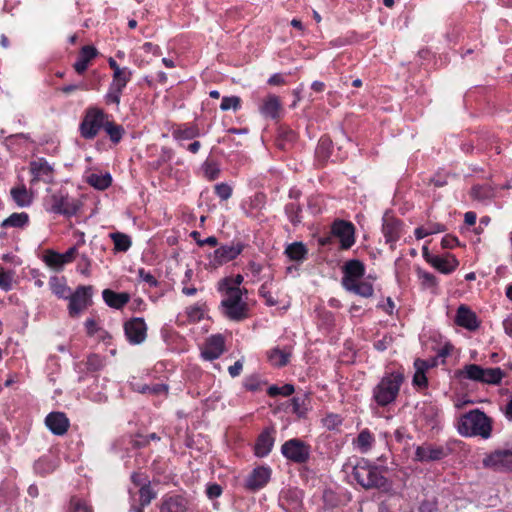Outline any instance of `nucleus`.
Instances as JSON below:
<instances>
[{
	"label": "nucleus",
	"mask_w": 512,
	"mask_h": 512,
	"mask_svg": "<svg viewBox=\"0 0 512 512\" xmlns=\"http://www.w3.org/2000/svg\"><path fill=\"white\" fill-rule=\"evenodd\" d=\"M483 367L477 364H467L459 370V376L472 381L482 383Z\"/></svg>",
	"instance_id": "obj_35"
},
{
	"label": "nucleus",
	"mask_w": 512,
	"mask_h": 512,
	"mask_svg": "<svg viewBox=\"0 0 512 512\" xmlns=\"http://www.w3.org/2000/svg\"><path fill=\"white\" fill-rule=\"evenodd\" d=\"M131 481L139 489H141V487H147V485L151 483L147 475L138 472H134L131 475Z\"/></svg>",
	"instance_id": "obj_55"
},
{
	"label": "nucleus",
	"mask_w": 512,
	"mask_h": 512,
	"mask_svg": "<svg viewBox=\"0 0 512 512\" xmlns=\"http://www.w3.org/2000/svg\"><path fill=\"white\" fill-rule=\"evenodd\" d=\"M139 277L146 283H148L151 287H156L158 285V281L156 278L149 272H146L144 269H139Z\"/></svg>",
	"instance_id": "obj_60"
},
{
	"label": "nucleus",
	"mask_w": 512,
	"mask_h": 512,
	"mask_svg": "<svg viewBox=\"0 0 512 512\" xmlns=\"http://www.w3.org/2000/svg\"><path fill=\"white\" fill-rule=\"evenodd\" d=\"M45 424L54 435L58 436L64 435L70 426L69 419L62 412L49 413L45 418Z\"/></svg>",
	"instance_id": "obj_18"
},
{
	"label": "nucleus",
	"mask_w": 512,
	"mask_h": 512,
	"mask_svg": "<svg viewBox=\"0 0 512 512\" xmlns=\"http://www.w3.org/2000/svg\"><path fill=\"white\" fill-rule=\"evenodd\" d=\"M29 170L32 175L31 184L39 181L51 183L54 179V168L44 158H37L30 162Z\"/></svg>",
	"instance_id": "obj_14"
},
{
	"label": "nucleus",
	"mask_w": 512,
	"mask_h": 512,
	"mask_svg": "<svg viewBox=\"0 0 512 512\" xmlns=\"http://www.w3.org/2000/svg\"><path fill=\"white\" fill-rule=\"evenodd\" d=\"M332 235L340 241L343 250L351 248L355 243V227L351 222L336 220L331 228Z\"/></svg>",
	"instance_id": "obj_12"
},
{
	"label": "nucleus",
	"mask_w": 512,
	"mask_h": 512,
	"mask_svg": "<svg viewBox=\"0 0 512 512\" xmlns=\"http://www.w3.org/2000/svg\"><path fill=\"white\" fill-rule=\"evenodd\" d=\"M353 477L364 489L382 488L386 485V478L377 466L362 459L353 468Z\"/></svg>",
	"instance_id": "obj_5"
},
{
	"label": "nucleus",
	"mask_w": 512,
	"mask_h": 512,
	"mask_svg": "<svg viewBox=\"0 0 512 512\" xmlns=\"http://www.w3.org/2000/svg\"><path fill=\"white\" fill-rule=\"evenodd\" d=\"M274 444V438L269 430L263 431L255 444V454L258 457L267 456Z\"/></svg>",
	"instance_id": "obj_28"
},
{
	"label": "nucleus",
	"mask_w": 512,
	"mask_h": 512,
	"mask_svg": "<svg viewBox=\"0 0 512 512\" xmlns=\"http://www.w3.org/2000/svg\"><path fill=\"white\" fill-rule=\"evenodd\" d=\"M103 358L97 354H91L87 357L86 368L88 371L96 372L103 368Z\"/></svg>",
	"instance_id": "obj_48"
},
{
	"label": "nucleus",
	"mask_w": 512,
	"mask_h": 512,
	"mask_svg": "<svg viewBox=\"0 0 512 512\" xmlns=\"http://www.w3.org/2000/svg\"><path fill=\"white\" fill-rule=\"evenodd\" d=\"M441 245L445 249H451L459 245V241L455 236L446 235L442 238Z\"/></svg>",
	"instance_id": "obj_62"
},
{
	"label": "nucleus",
	"mask_w": 512,
	"mask_h": 512,
	"mask_svg": "<svg viewBox=\"0 0 512 512\" xmlns=\"http://www.w3.org/2000/svg\"><path fill=\"white\" fill-rule=\"evenodd\" d=\"M243 282V276L238 274L234 278H224L218 284L219 291L223 293H231L232 291H237L238 295H242V290L240 289V285Z\"/></svg>",
	"instance_id": "obj_31"
},
{
	"label": "nucleus",
	"mask_w": 512,
	"mask_h": 512,
	"mask_svg": "<svg viewBox=\"0 0 512 512\" xmlns=\"http://www.w3.org/2000/svg\"><path fill=\"white\" fill-rule=\"evenodd\" d=\"M300 211H301L300 207L294 203H290V204L286 205L285 212L293 225H297L298 223H300V221H301L300 216H299Z\"/></svg>",
	"instance_id": "obj_49"
},
{
	"label": "nucleus",
	"mask_w": 512,
	"mask_h": 512,
	"mask_svg": "<svg viewBox=\"0 0 512 512\" xmlns=\"http://www.w3.org/2000/svg\"><path fill=\"white\" fill-rule=\"evenodd\" d=\"M431 260V265L444 274L453 272L459 264L458 260L452 255H446L445 257L436 255Z\"/></svg>",
	"instance_id": "obj_27"
},
{
	"label": "nucleus",
	"mask_w": 512,
	"mask_h": 512,
	"mask_svg": "<svg viewBox=\"0 0 512 512\" xmlns=\"http://www.w3.org/2000/svg\"><path fill=\"white\" fill-rule=\"evenodd\" d=\"M96 56L97 50L95 47L89 45L83 46L77 61L73 65L75 71L78 74H83L87 70L89 62Z\"/></svg>",
	"instance_id": "obj_25"
},
{
	"label": "nucleus",
	"mask_w": 512,
	"mask_h": 512,
	"mask_svg": "<svg viewBox=\"0 0 512 512\" xmlns=\"http://www.w3.org/2000/svg\"><path fill=\"white\" fill-rule=\"evenodd\" d=\"M415 374L413 376V385L418 388H425L427 386V377L425 375L429 365L426 361L416 359L414 362Z\"/></svg>",
	"instance_id": "obj_30"
},
{
	"label": "nucleus",
	"mask_w": 512,
	"mask_h": 512,
	"mask_svg": "<svg viewBox=\"0 0 512 512\" xmlns=\"http://www.w3.org/2000/svg\"><path fill=\"white\" fill-rule=\"evenodd\" d=\"M10 193L14 202L19 207H27L32 202V197L25 186L14 187Z\"/></svg>",
	"instance_id": "obj_36"
},
{
	"label": "nucleus",
	"mask_w": 512,
	"mask_h": 512,
	"mask_svg": "<svg viewBox=\"0 0 512 512\" xmlns=\"http://www.w3.org/2000/svg\"><path fill=\"white\" fill-rule=\"evenodd\" d=\"M418 276L421 279V282L425 287L431 288V287H435L437 284L436 277L429 272L419 270Z\"/></svg>",
	"instance_id": "obj_56"
},
{
	"label": "nucleus",
	"mask_w": 512,
	"mask_h": 512,
	"mask_svg": "<svg viewBox=\"0 0 512 512\" xmlns=\"http://www.w3.org/2000/svg\"><path fill=\"white\" fill-rule=\"evenodd\" d=\"M241 99L238 96H225L222 98L220 109L227 111L233 109L234 111L240 108Z\"/></svg>",
	"instance_id": "obj_47"
},
{
	"label": "nucleus",
	"mask_w": 512,
	"mask_h": 512,
	"mask_svg": "<svg viewBox=\"0 0 512 512\" xmlns=\"http://www.w3.org/2000/svg\"><path fill=\"white\" fill-rule=\"evenodd\" d=\"M281 109V103L276 95H268L263 99L262 104L259 106L260 113L266 117L275 119L278 117Z\"/></svg>",
	"instance_id": "obj_24"
},
{
	"label": "nucleus",
	"mask_w": 512,
	"mask_h": 512,
	"mask_svg": "<svg viewBox=\"0 0 512 512\" xmlns=\"http://www.w3.org/2000/svg\"><path fill=\"white\" fill-rule=\"evenodd\" d=\"M243 368L241 360L236 361L232 366L229 367L228 371L231 377H237L240 375Z\"/></svg>",
	"instance_id": "obj_64"
},
{
	"label": "nucleus",
	"mask_w": 512,
	"mask_h": 512,
	"mask_svg": "<svg viewBox=\"0 0 512 512\" xmlns=\"http://www.w3.org/2000/svg\"><path fill=\"white\" fill-rule=\"evenodd\" d=\"M449 450L443 446L423 444L415 450V460L420 462L438 461L448 456Z\"/></svg>",
	"instance_id": "obj_16"
},
{
	"label": "nucleus",
	"mask_w": 512,
	"mask_h": 512,
	"mask_svg": "<svg viewBox=\"0 0 512 512\" xmlns=\"http://www.w3.org/2000/svg\"><path fill=\"white\" fill-rule=\"evenodd\" d=\"M382 231L386 242L394 248L395 243L400 239L402 234V223L393 216L385 215L383 217Z\"/></svg>",
	"instance_id": "obj_17"
},
{
	"label": "nucleus",
	"mask_w": 512,
	"mask_h": 512,
	"mask_svg": "<svg viewBox=\"0 0 512 512\" xmlns=\"http://www.w3.org/2000/svg\"><path fill=\"white\" fill-rule=\"evenodd\" d=\"M245 249L241 241H232L229 244L219 246L210 256V265L213 267L222 266L236 259Z\"/></svg>",
	"instance_id": "obj_9"
},
{
	"label": "nucleus",
	"mask_w": 512,
	"mask_h": 512,
	"mask_svg": "<svg viewBox=\"0 0 512 512\" xmlns=\"http://www.w3.org/2000/svg\"><path fill=\"white\" fill-rule=\"evenodd\" d=\"M458 432L462 436H481L487 439L491 436L492 426L486 414L478 409L462 415L457 424Z\"/></svg>",
	"instance_id": "obj_2"
},
{
	"label": "nucleus",
	"mask_w": 512,
	"mask_h": 512,
	"mask_svg": "<svg viewBox=\"0 0 512 512\" xmlns=\"http://www.w3.org/2000/svg\"><path fill=\"white\" fill-rule=\"evenodd\" d=\"M483 467L496 472L512 471V450L497 449L485 455L482 460Z\"/></svg>",
	"instance_id": "obj_10"
},
{
	"label": "nucleus",
	"mask_w": 512,
	"mask_h": 512,
	"mask_svg": "<svg viewBox=\"0 0 512 512\" xmlns=\"http://www.w3.org/2000/svg\"><path fill=\"white\" fill-rule=\"evenodd\" d=\"M103 128L113 143L120 142L124 134V129L121 125H118L107 118Z\"/></svg>",
	"instance_id": "obj_40"
},
{
	"label": "nucleus",
	"mask_w": 512,
	"mask_h": 512,
	"mask_svg": "<svg viewBox=\"0 0 512 512\" xmlns=\"http://www.w3.org/2000/svg\"><path fill=\"white\" fill-rule=\"evenodd\" d=\"M43 206L49 213L71 217L79 211L81 202L70 196L65 190L59 189L49 191L43 200Z\"/></svg>",
	"instance_id": "obj_3"
},
{
	"label": "nucleus",
	"mask_w": 512,
	"mask_h": 512,
	"mask_svg": "<svg viewBox=\"0 0 512 512\" xmlns=\"http://www.w3.org/2000/svg\"><path fill=\"white\" fill-rule=\"evenodd\" d=\"M271 471L266 467L255 468L247 477L245 487L251 491L263 488L270 479Z\"/></svg>",
	"instance_id": "obj_20"
},
{
	"label": "nucleus",
	"mask_w": 512,
	"mask_h": 512,
	"mask_svg": "<svg viewBox=\"0 0 512 512\" xmlns=\"http://www.w3.org/2000/svg\"><path fill=\"white\" fill-rule=\"evenodd\" d=\"M203 168L204 175L208 180L212 181L218 178L220 174V169L216 164L212 162H205Z\"/></svg>",
	"instance_id": "obj_52"
},
{
	"label": "nucleus",
	"mask_w": 512,
	"mask_h": 512,
	"mask_svg": "<svg viewBox=\"0 0 512 512\" xmlns=\"http://www.w3.org/2000/svg\"><path fill=\"white\" fill-rule=\"evenodd\" d=\"M105 303L112 308L121 309L130 300V295L126 292L117 293L110 289H105L102 292Z\"/></svg>",
	"instance_id": "obj_26"
},
{
	"label": "nucleus",
	"mask_w": 512,
	"mask_h": 512,
	"mask_svg": "<svg viewBox=\"0 0 512 512\" xmlns=\"http://www.w3.org/2000/svg\"><path fill=\"white\" fill-rule=\"evenodd\" d=\"M291 405L292 412L299 418H304L311 408V399L307 394L303 393L293 397L291 399Z\"/></svg>",
	"instance_id": "obj_29"
},
{
	"label": "nucleus",
	"mask_w": 512,
	"mask_h": 512,
	"mask_svg": "<svg viewBox=\"0 0 512 512\" xmlns=\"http://www.w3.org/2000/svg\"><path fill=\"white\" fill-rule=\"evenodd\" d=\"M282 454L290 461L304 463L309 459L310 447L300 439H290L281 447Z\"/></svg>",
	"instance_id": "obj_11"
},
{
	"label": "nucleus",
	"mask_w": 512,
	"mask_h": 512,
	"mask_svg": "<svg viewBox=\"0 0 512 512\" xmlns=\"http://www.w3.org/2000/svg\"><path fill=\"white\" fill-rule=\"evenodd\" d=\"M173 135L178 140H189L197 137L199 135V130L194 126L179 128L173 132Z\"/></svg>",
	"instance_id": "obj_46"
},
{
	"label": "nucleus",
	"mask_w": 512,
	"mask_h": 512,
	"mask_svg": "<svg viewBox=\"0 0 512 512\" xmlns=\"http://www.w3.org/2000/svg\"><path fill=\"white\" fill-rule=\"evenodd\" d=\"M224 352V338L221 335L211 336L202 351V356L206 360H214L219 358Z\"/></svg>",
	"instance_id": "obj_22"
},
{
	"label": "nucleus",
	"mask_w": 512,
	"mask_h": 512,
	"mask_svg": "<svg viewBox=\"0 0 512 512\" xmlns=\"http://www.w3.org/2000/svg\"><path fill=\"white\" fill-rule=\"evenodd\" d=\"M111 176L109 174L105 175H98V174H91L88 177V183L99 190H104L108 188L111 185Z\"/></svg>",
	"instance_id": "obj_43"
},
{
	"label": "nucleus",
	"mask_w": 512,
	"mask_h": 512,
	"mask_svg": "<svg viewBox=\"0 0 512 512\" xmlns=\"http://www.w3.org/2000/svg\"><path fill=\"white\" fill-rule=\"evenodd\" d=\"M71 510L72 512H93L85 501L78 498L71 499Z\"/></svg>",
	"instance_id": "obj_58"
},
{
	"label": "nucleus",
	"mask_w": 512,
	"mask_h": 512,
	"mask_svg": "<svg viewBox=\"0 0 512 512\" xmlns=\"http://www.w3.org/2000/svg\"><path fill=\"white\" fill-rule=\"evenodd\" d=\"M375 441L373 434L368 429H363L354 440L356 448L362 452L367 453Z\"/></svg>",
	"instance_id": "obj_33"
},
{
	"label": "nucleus",
	"mask_w": 512,
	"mask_h": 512,
	"mask_svg": "<svg viewBox=\"0 0 512 512\" xmlns=\"http://www.w3.org/2000/svg\"><path fill=\"white\" fill-rule=\"evenodd\" d=\"M291 353L289 351L273 348L267 353V357L271 365L275 367H283L288 364Z\"/></svg>",
	"instance_id": "obj_32"
},
{
	"label": "nucleus",
	"mask_w": 512,
	"mask_h": 512,
	"mask_svg": "<svg viewBox=\"0 0 512 512\" xmlns=\"http://www.w3.org/2000/svg\"><path fill=\"white\" fill-rule=\"evenodd\" d=\"M124 331L131 344H141L147 336V325L143 318H132L124 324Z\"/></svg>",
	"instance_id": "obj_15"
},
{
	"label": "nucleus",
	"mask_w": 512,
	"mask_h": 512,
	"mask_svg": "<svg viewBox=\"0 0 512 512\" xmlns=\"http://www.w3.org/2000/svg\"><path fill=\"white\" fill-rule=\"evenodd\" d=\"M132 71L128 67H123V71L112 75V81L109 85L108 91L104 97L106 104H120L121 95L124 88L131 80Z\"/></svg>",
	"instance_id": "obj_8"
},
{
	"label": "nucleus",
	"mask_w": 512,
	"mask_h": 512,
	"mask_svg": "<svg viewBox=\"0 0 512 512\" xmlns=\"http://www.w3.org/2000/svg\"><path fill=\"white\" fill-rule=\"evenodd\" d=\"M111 237L113 239L114 246L117 251L125 252L130 248L131 240H130L129 236H127L123 233L117 232V233H113L111 235Z\"/></svg>",
	"instance_id": "obj_44"
},
{
	"label": "nucleus",
	"mask_w": 512,
	"mask_h": 512,
	"mask_svg": "<svg viewBox=\"0 0 512 512\" xmlns=\"http://www.w3.org/2000/svg\"><path fill=\"white\" fill-rule=\"evenodd\" d=\"M200 233L198 231L191 232V237L196 240L197 244L199 246L209 245L212 247H215L218 245V239L215 236H210L205 238L199 239Z\"/></svg>",
	"instance_id": "obj_53"
},
{
	"label": "nucleus",
	"mask_w": 512,
	"mask_h": 512,
	"mask_svg": "<svg viewBox=\"0 0 512 512\" xmlns=\"http://www.w3.org/2000/svg\"><path fill=\"white\" fill-rule=\"evenodd\" d=\"M286 255L293 261L304 260L307 254V249L302 242H294L285 250Z\"/></svg>",
	"instance_id": "obj_39"
},
{
	"label": "nucleus",
	"mask_w": 512,
	"mask_h": 512,
	"mask_svg": "<svg viewBox=\"0 0 512 512\" xmlns=\"http://www.w3.org/2000/svg\"><path fill=\"white\" fill-rule=\"evenodd\" d=\"M482 383L496 385L499 384L504 377V372L501 368H483Z\"/></svg>",
	"instance_id": "obj_38"
},
{
	"label": "nucleus",
	"mask_w": 512,
	"mask_h": 512,
	"mask_svg": "<svg viewBox=\"0 0 512 512\" xmlns=\"http://www.w3.org/2000/svg\"><path fill=\"white\" fill-rule=\"evenodd\" d=\"M206 494L209 499L218 498L222 494V487L216 483L207 487Z\"/></svg>",
	"instance_id": "obj_61"
},
{
	"label": "nucleus",
	"mask_w": 512,
	"mask_h": 512,
	"mask_svg": "<svg viewBox=\"0 0 512 512\" xmlns=\"http://www.w3.org/2000/svg\"><path fill=\"white\" fill-rule=\"evenodd\" d=\"M215 193L221 200H228L232 195V188L226 183L215 186Z\"/></svg>",
	"instance_id": "obj_54"
},
{
	"label": "nucleus",
	"mask_w": 512,
	"mask_h": 512,
	"mask_svg": "<svg viewBox=\"0 0 512 512\" xmlns=\"http://www.w3.org/2000/svg\"><path fill=\"white\" fill-rule=\"evenodd\" d=\"M279 504L285 512H304L301 492L298 490L284 492L280 497Z\"/></svg>",
	"instance_id": "obj_19"
},
{
	"label": "nucleus",
	"mask_w": 512,
	"mask_h": 512,
	"mask_svg": "<svg viewBox=\"0 0 512 512\" xmlns=\"http://www.w3.org/2000/svg\"><path fill=\"white\" fill-rule=\"evenodd\" d=\"M323 422L328 429H335L341 425L342 419L337 414H330L323 419Z\"/></svg>",
	"instance_id": "obj_59"
},
{
	"label": "nucleus",
	"mask_w": 512,
	"mask_h": 512,
	"mask_svg": "<svg viewBox=\"0 0 512 512\" xmlns=\"http://www.w3.org/2000/svg\"><path fill=\"white\" fill-rule=\"evenodd\" d=\"M187 501L180 495L165 496L160 506V512H186Z\"/></svg>",
	"instance_id": "obj_23"
},
{
	"label": "nucleus",
	"mask_w": 512,
	"mask_h": 512,
	"mask_svg": "<svg viewBox=\"0 0 512 512\" xmlns=\"http://www.w3.org/2000/svg\"><path fill=\"white\" fill-rule=\"evenodd\" d=\"M92 296L91 286H79L76 291L68 297L69 314L72 317L78 316L89 304Z\"/></svg>",
	"instance_id": "obj_13"
},
{
	"label": "nucleus",
	"mask_w": 512,
	"mask_h": 512,
	"mask_svg": "<svg viewBox=\"0 0 512 512\" xmlns=\"http://www.w3.org/2000/svg\"><path fill=\"white\" fill-rule=\"evenodd\" d=\"M44 261L49 267L58 270L62 269V267L64 266L62 255L52 250L46 252V254L44 255Z\"/></svg>",
	"instance_id": "obj_45"
},
{
	"label": "nucleus",
	"mask_w": 512,
	"mask_h": 512,
	"mask_svg": "<svg viewBox=\"0 0 512 512\" xmlns=\"http://www.w3.org/2000/svg\"><path fill=\"white\" fill-rule=\"evenodd\" d=\"M135 390L142 394L151 395H166L168 392V386L163 383H156L153 385H138Z\"/></svg>",
	"instance_id": "obj_41"
},
{
	"label": "nucleus",
	"mask_w": 512,
	"mask_h": 512,
	"mask_svg": "<svg viewBox=\"0 0 512 512\" xmlns=\"http://www.w3.org/2000/svg\"><path fill=\"white\" fill-rule=\"evenodd\" d=\"M455 322L467 330L474 331L479 327V321L476 314L466 305H460L457 309Z\"/></svg>",
	"instance_id": "obj_21"
},
{
	"label": "nucleus",
	"mask_w": 512,
	"mask_h": 512,
	"mask_svg": "<svg viewBox=\"0 0 512 512\" xmlns=\"http://www.w3.org/2000/svg\"><path fill=\"white\" fill-rule=\"evenodd\" d=\"M139 493V505L138 507H141L142 509L146 506H148L152 500H154L157 497L156 491H154L151 487V483L147 485V487H141L138 491Z\"/></svg>",
	"instance_id": "obj_42"
},
{
	"label": "nucleus",
	"mask_w": 512,
	"mask_h": 512,
	"mask_svg": "<svg viewBox=\"0 0 512 512\" xmlns=\"http://www.w3.org/2000/svg\"><path fill=\"white\" fill-rule=\"evenodd\" d=\"M259 294L265 299V302L268 306H275L278 303L277 300L272 296L271 292L268 290L267 283L261 285L259 288Z\"/></svg>",
	"instance_id": "obj_57"
},
{
	"label": "nucleus",
	"mask_w": 512,
	"mask_h": 512,
	"mask_svg": "<svg viewBox=\"0 0 512 512\" xmlns=\"http://www.w3.org/2000/svg\"><path fill=\"white\" fill-rule=\"evenodd\" d=\"M13 273L0 269V288L9 291L12 288Z\"/></svg>",
	"instance_id": "obj_50"
},
{
	"label": "nucleus",
	"mask_w": 512,
	"mask_h": 512,
	"mask_svg": "<svg viewBox=\"0 0 512 512\" xmlns=\"http://www.w3.org/2000/svg\"><path fill=\"white\" fill-rule=\"evenodd\" d=\"M109 118L102 109L97 107H90L86 110L85 116L80 124L81 136L85 139H93L97 136L100 129Z\"/></svg>",
	"instance_id": "obj_6"
},
{
	"label": "nucleus",
	"mask_w": 512,
	"mask_h": 512,
	"mask_svg": "<svg viewBox=\"0 0 512 512\" xmlns=\"http://www.w3.org/2000/svg\"><path fill=\"white\" fill-rule=\"evenodd\" d=\"M404 376L400 372L386 374L373 389V399L379 406H387L395 401L399 394Z\"/></svg>",
	"instance_id": "obj_4"
},
{
	"label": "nucleus",
	"mask_w": 512,
	"mask_h": 512,
	"mask_svg": "<svg viewBox=\"0 0 512 512\" xmlns=\"http://www.w3.org/2000/svg\"><path fill=\"white\" fill-rule=\"evenodd\" d=\"M331 141L327 137H322L319 140L316 153L319 157L326 159L329 156V149H330Z\"/></svg>",
	"instance_id": "obj_51"
},
{
	"label": "nucleus",
	"mask_w": 512,
	"mask_h": 512,
	"mask_svg": "<svg viewBox=\"0 0 512 512\" xmlns=\"http://www.w3.org/2000/svg\"><path fill=\"white\" fill-rule=\"evenodd\" d=\"M28 221H29V216L27 213H25V212L13 213L2 222L1 226L3 228H7V227L22 228L28 223Z\"/></svg>",
	"instance_id": "obj_37"
},
{
	"label": "nucleus",
	"mask_w": 512,
	"mask_h": 512,
	"mask_svg": "<svg viewBox=\"0 0 512 512\" xmlns=\"http://www.w3.org/2000/svg\"><path fill=\"white\" fill-rule=\"evenodd\" d=\"M342 272L341 284L346 291L364 298H370L373 295V285L368 281L362 280L365 274V266L360 260L352 259L346 261L342 267Z\"/></svg>",
	"instance_id": "obj_1"
},
{
	"label": "nucleus",
	"mask_w": 512,
	"mask_h": 512,
	"mask_svg": "<svg viewBox=\"0 0 512 512\" xmlns=\"http://www.w3.org/2000/svg\"><path fill=\"white\" fill-rule=\"evenodd\" d=\"M225 298L221 302L223 314L230 320L240 321L247 317V305L242 301V295L237 291L224 293Z\"/></svg>",
	"instance_id": "obj_7"
},
{
	"label": "nucleus",
	"mask_w": 512,
	"mask_h": 512,
	"mask_svg": "<svg viewBox=\"0 0 512 512\" xmlns=\"http://www.w3.org/2000/svg\"><path fill=\"white\" fill-rule=\"evenodd\" d=\"M49 286L52 292L59 298L68 299L70 296V288L66 285L63 278L57 276L51 277Z\"/></svg>",
	"instance_id": "obj_34"
},
{
	"label": "nucleus",
	"mask_w": 512,
	"mask_h": 512,
	"mask_svg": "<svg viewBox=\"0 0 512 512\" xmlns=\"http://www.w3.org/2000/svg\"><path fill=\"white\" fill-rule=\"evenodd\" d=\"M247 269L254 277H258L262 272L263 266L255 261H250L248 263Z\"/></svg>",
	"instance_id": "obj_63"
}]
</instances>
